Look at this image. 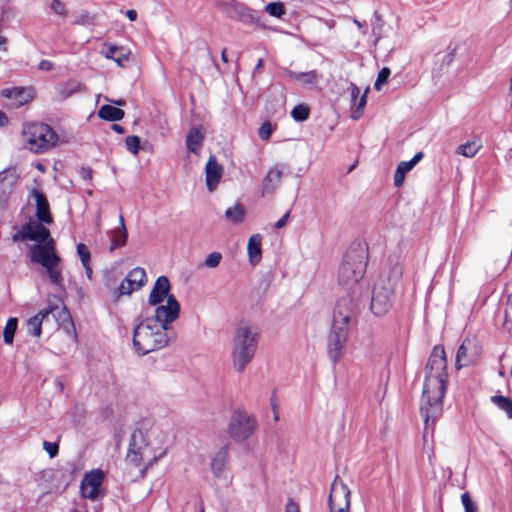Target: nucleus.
<instances>
[{
	"mask_svg": "<svg viewBox=\"0 0 512 512\" xmlns=\"http://www.w3.org/2000/svg\"><path fill=\"white\" fill-rule=\"evenodd\" d=\"M284 73L293 81L301 82L303 85L315 86L318 83V73L315 70L308 72H296L289 68Z\"/></svg>",
	"mask_w": 512,
	"mask_h": 512,
	"instance_id": "25",
	"label": "nucleus"
},
{
	"mask_svg": "<svg viewBox=\"0 0 512 512\" xmlns=\"http://www.w3.org/2000/svg\"><path fill=\"white\" fill-rule=\"evenodd\" d=\"M283 168V165L277 164L269 169L261 183V197L272 195L276 191V189L281 183Z\"/></svg>",
	"mask_w": 512,
	"mask_h": 512,
	"instance_id": "18",
	"label": "nucleus"
},
{
	"mask_svg": "<svg viewBox=\"0 0 512 512\" xmlns=\"http://www.w3.org/2000/svg\"><path fill=\"white\" fill-rule=\"evenodd\" d=\"M58 309L55 305H49L48 307L40 310L36 315L29 318L26 322L27 331L34 337H39L42 333V323L46 320L49 315H54V311Z\"/></svg>",
	"mask_w": 512,
	"mask_h": 512,
	"instance_id": "21",
	"label": "nucleus"
},
{
	"mask_svg": "<svg viewBox=\"0 0 512 512\" xmlns=\"http://www.w3.org/2000/svg\"><path fill=\"white\" fill-rule=\"evenodd\" d=\"M84 268L86 270V274H87L88 278H91L92 270L89 266V263H87V267H84Z\"/></svg>",
	"mask_w": 512,
	"mask_h": 512,
	"instance_id": "63",
	"label": "nucleus"
},
{
	"mask_svg": "<svg viewBox=\"0 0 512 512\" xmlns=\"http://www.w3.org/2000/svg\"><path fill=\"white\" fill-rule=\"evenodd\" d=\"M390 74V69L388 67H383L378 73L374 88L378 91L381 90L382 85L388 81Z\"/></svg>",
	"mask_w": 512,
	"mask_h": 512,
	"instance_id": "43",
	"label": "nucleus"
},
{
	"mask_svg": "<svg viewBox=\"0 0 512 512\" xmlns=\"http://www.w3.org/2000/svg\"><path fill=\"white\" fill-rule=\"evenodd\" d=\"M22 137L26 148L34 153H44L58 142V135L53 128L40 122L25 124Z\"/></svg>",
	"mask_w": 512,
	"mask_h": 512,
	"instance_id": "5",
	"label": "nucleus"
},
{
	"mask_svg": "<svg viewBox=\"0 0 512 512\" xmlns=\"http://www.w3.org/2000/svg\"><path fill=\"white\" fill-rule=\"evenodd\" d=\"M310 114L309 107L304 104H298L296 105L292 111L291 116L292 118L297 122H302L308 119Z\"/></svg>",
	"mask_w": 512,
	"mask_h": 512,
	"instance_id": "38",
	"label": "nucleus"
},
{
	"mask_svg": "<svg viewBox=\"0 0 512 512\" xmlns=\"http://www.w3.org/2000/svg\"><path fill=\"white\" fill-rule=\"evenodd\" d=\"M405 176L406 175L403 174L402 171L396 169L395 174H394V185L396 187H401L404 183Z\"/></svg>",
	"mask_w": 512,
	"mask_h": 512,
	"instance_id": "51",
	"label": "nucleus"
},
{
	"mask_svg": "<svg viewBox=\"0 0 512 512\" xmlns=\"http://www.w3.org/2000/svg\"><path fill=\"white\" fill-rule=\"evenodd\" d=\"M204 141V135L199 128L192 127L186 137L187 149L194 153L199 154Z\"/></svg>",
	"mask_w": 512,
	"mask_h": 512,
	"instance_id": "29",
	"label": "nucleus"
},
{
	"mask_svg": "<svg viewBox=\"0 0 512 512\" xmlns=\"http://www.w3.org/2000/svg\"><path fill=\"white\" fill-rule=\"evenodd\" d=\"M84 177L91 178V171L90 170L84 171Z\"/></svg>",
	"mask_w": 512,
	"mask_h": 512,
	"instance_id": "64",
	"label": "nucleus"
},
{
	"mask_svg": "<svg viewBox=\"0 0 512 512\" xmlns=\"http://www.w3.org/2000/svg\"><path fill=\"white\" fill-rule=\"evenodd\" d=\"M8 124V117L2 111H0V127H3Z\"/></svg>",
	"mask_w": 512,
	"mask_h": 512,
	"instance_id": "57",
	"label": "nucleus"
},
{
	"mask_svg": "<svg viewBox=\"0 0 512 512\" xmlns=\"http://www.w3.org/2000/svg\"><path fill=\"white\" fill-rule=\"evenodd\" d=\"M0 95L3 98L10 99L11 105L18 108L27 104L34 98V91L32 88L12 87L2 89Z\"/></svg>",
	"mask_w": 512,
	"mask_h": 512,
	"instance_id": "17",
	"label": "nucleus"
},
{
	"mask_svg": "<svg viewBox=\"0 0 512 512\" xmlns=\"http://www.w3.org/2000/svg\"><path fill=\"white\" fill-rule=\"evenodd\" d=\"M101 54L107 59L114 60L119 66H124L128 61V53L125 49L115 45L105 46L102 49Z\"/></svg>",
	"mask_w": 512,
	"mask_h": 512,
	"instance_id": "28",
	"label": "nucleus"
},
{
	"mask_svg": "<svg viewBox=\"0 0 512 512\" xmlns=\"http://www.w3.org/2000/svg\"><path fill=\"white\" fill-rule=\"evenodd\" d=\"M221 59L223 62H228L227 55H226V49L222 50Z\"/></svg>",
	"mask_w": 512,
	"mask_h": 512,
	"instance_id": "62",
	"label": "nucleus"
},
{
	"mask_svg": "<svg viewBox=\"0 0 512 512\" xmlns=\"http://www.w3.org/2000/svg\"><path fill=\"white\" fill-rule=\"evenodd\" d=\"M142 455L143 453H140L130 447L126 455V461L133 465H138L142 458Z\"/></svg>",
	"mask_w": 512,
	"mask_h": 512,
	"instance_id": "47",
	"label": "nucleus"
},
{
	"mask_svg": "<svg viewBox=\"0 0 512 512\" xmlns=\"http://www.w3.org/2000/svg\"><path fill=\"white\" fill-rule=\"evenodd\" d=\"M259 341V332L256 327L239 324L235 330L232 341V362L237 372H242L254 358Z\"/></svg>",
	"mask_w": 512,
	"mask_h": 512,
	"instance_id": "3",
	"label": "nucleus"
},
{
	"mask_svg": "<svg viewBox=\"0 0 512 512\" xmlns=\"http://www.w3.org/2000/svg\"><path fill=\"white\" fill-rule=\"evenodd\" d=\"M229 445H223L211 457L210 467L216 478H222L229 462Z\"/></svg>",
	"mask_w": 512,
	"mask_h": 512,
	"instance_id": "22",
	"label": "nucleus"
},
{
	"mask_svg": "<svg viewBox=\"0 0 512 512\" xmlns=\"http://www.w3.org/2000/svg\"><path fill=\"white\" fill-rule=\"evenodd\" d=\"M482 354V347L476 338H465L459 346L455 365L457 369L474 365Z\"/></svg>",
	"mask_w": 512,
	"mask_h": 512,
	"instance_id": "12",
	"label": "nucleus"
},
{
	"mask_svg": "<svg viewBox=\"0 0 512 512\" xmlns=\"http://www.w3.org/2000/svg\"><path fill=\"white\" fill-rule=\"evenodd\" d=\"M17 327L18 319L16 317L9 318L3 331V339L6 344L11 345L13 343Z\"/></svg>",
	"mask_w": 512,
	"mask_h": 512,
	"instance_id": "33",
	"label": "nucleus"
},
{
	"mask_svg": "<svg viewBox=\"0 0 512 512\" xmlns=\"http://www.w3.org/2000/svg\"><path fill=\"white\" fill-rule=\"evenodd\" d=\"M112 103L117 105V106H124L125 105V101L124 100H113Z\"/></svg>",
	"mask_w": 512,
	"mask_h": 512,
	"instance_id": "61",
	"label": "nucleus"
},
{
	"mask_svg": "<svg viewBox=\"0 0 512 512\" xmlns=\"http://www.w3.org/2000/svg\"><path fill=\"white\" fill-rule=\"evenodd\" d=\"M43 449L47 452L50 458H54L58 454L59 446L57 443L44 441Z\"/></svg>",
	"mask_w": 512,
	"mask_h": 512,
	"instance_id": "49",
	"label": "nucleus"
},
{
	"mask_svg": "<svg viewBox=\"0 0 512 512\" xmlns=\"http://www.w3.org/2000/svg\"><path fill=\"white\" fill-rule=\"evenodd\" d=\"M290 217V211H287L277 222L274 224L275 229L283 228Z\"/></svg>",
	"mask_w": 512,
	"mask_h": 512,
	"instance_id": "52",
	"label": "nucleus"
},
{
	"mask_svg": "<svg viewBox=\"0 0 512 512\" xmlns=\"http://www.w3.org/2000/svg\"><path fill=\"white\" fill-rule=\"evenodd\" d=\"M112 130L115 131L116 133L118 134H123L124 133V129L122 126L118 125V124H113L111 126Z\"/></svg>",
	"mask_w": 512,
	"mask_h": 512,
	"instance_id": "59",
	"label": "nucleus"
},
{
	"mask_svg": "<svg viewBox=\"0 0 512 512\" xmlns=\"http://www.w3.org/2000/svg\"><path fill=\"white\" fill-rule=\"evenodd\" d=\"M48 12L55 17L57 24H63L69 17V9L62 0H50L48 3Z\"/></svg>",
	"mask_w": 512,
	"mask_h": 512,
	"instance_id": "26",
	"label": "nucleus"
},
{
	"mask_svg": "<svg viewBox=\"0 0 512 512\" xmlns=\"http://www.w3.org/2000/svg\"><path fill=\"white\" fill-rule=\"evenodd\" d=\"M367 248L361 244H353L343 257L339 268V284L351 290L363 278L367 267Z\"/></svg>",
	"mask_w": 512,
	"mask_h": 512,
	"instance_id": "4",
	"label": "nucleus"
},
{
	"mask_svg": "<svg viewBox=\"0 0 512 512\" xmlns=\"http://www.w3.org/2000/svg\"><path fill=\"white\" fill-rule=\"evenodd\" d=\"M30 196L35 200L36 217L38 221L44 224H51L53 218L46 196L36 188L30 190Z\"/></svg>",
	"mask_w": 512,
	"mask_h": 512,
	"instance_id": "20",
	"label": "nucleus"
},
{
	"mask_svg": "<svg viewBox=\"0 0 512 512\" xmlns=\"http://www.w3.org/2000/svg\"><path fill=\"white\" fill-rule=\"evenodd\" d=\"M221 259H222L221 253L212 252L207 255L203 265L206 267H209V268H215L219 265Z\"/></svg>",
	"mask_w": 512,
	"mask_h": 512,
	"instance_id": "46",
	"label": "nucleus"
},
{
	"mask_svg": "<svg viewBox=\"0 0 512 512\" xmlns=\"http://www.w3.org/2000/svg\"><path fill=\"white\" fill-rule=\"evenodd\" d=\"M285 512H300L299 505L289 498L285 507Z\"/></svg>",
	"mask_w": 512,
	"mask_h": 512,
	"instance_id": "53",
	"label": "nucleus"
},
{
	"mask_svg": "<svg viewBox=\"0 0 512 512\" xmlns=\"http://www.w3.org/2000/svg\"><path fill=\"white\" fill-rule=\"evenodd\" d=\"M215 5L221 13L230 19L240 21L244 24L259 23V17L256 13L236 0H219Z\"/></svg>",
	"mask_w": 512,
	"mask_h": 512,
	"instance_id": "10",
	"label": "nucleus"
},
{
	"mask_svg": "<svg viewBox=\"0 0 512 512\" xmlns=\"http://www.w3.org/2000/svg\"><path fill=\"white\" fill-rule=\"evenodd\" d=\"M81 88V85L77 82H67L64 85L60 86L57 89L58 95L62 99H66L69 96H71L73 93L79 91Z\"/></svg>",
	"mask_w": 512,
	"mask_h": 512,
	"instance_id": "37",
	"label": "nucleus"
},
{
	"mask_svg": "<svg viewBox=\"0 0 512 512\" xmlns=\"http://www.w3.org/2000/svg\"><path fill=\"white\" fill-rule=\"evenodd\" d=\"M264 10L275 18H281L285 14V7L281 2H271L265 6Z\"/></svg>",
	"mask_w": 512,
	"mask_h": 512,
	"instance_id": "40",
	"label": "nucleus"
},
{
	"mask_svg": "<svg viewBox=\"0 0 512 512\" xmlns=\"http://www.w3.org/2000/svg\"><path fill=\"white\" fill-rule=\"evenodd\" d=\"M447 379L445 350L442 345H436L432 349L425 367L424 389L420 407L425 422V433L442 414Z\"/></svg>",
	"mask_w": 512,
	"mask_h": 512,
	"instance_id": "1",
	"label": "nucleus"
},
{
	"mask_svg": "<svg viewBox=\"0 0 512 512\" xmlns=\"http://www.w3.org/2000/svg\"><path fill=\"white\" fill-rule=\"evenodd\" d=\"M43 223H28L23 226L20 238L38 242L30 247L31 261L45 268L50 282L62 287L61 258L56 253L55 242Z\"/></svg>",
	"mask_w": 512,
	"mask_h": 512,
	"instance_id": "2",
	"label": "nucleus"
},
{
	"mask_svg": "<svg viewBox=\"0 0 512 512\" xmlns=\"http://www.w3.org/2000/svg\"><path fill=\"white\" fill-rule=\"evenodd\" d=\"M160 333V306L156 307L153 318H148L139 324L133 336L135 350L140 355H146L157 350Z\"/></svg>",
	"mask_w": 512,
	"mask_h": 512,
	"instance_id": "7",
	"label": "nucleus"
},
{
	"mask_svg": "<svg viewBox=\"0 0 512 512\" xmlns=\"http://www.w3.org/2000/svg\"><path fill=\"white\" fill-rule=\"evenodd\" d=\"M461 502L465 512H478L477 504L472 500L468 492H464L461 495Z\"/></svg>",
	"mask_w": 512,
	"mask_h": 512,
	"instance_id": "41",
	"label": "nucleus"
},
{
	"mask_svg": "<svg viewBox=\"0 0 512 512\" xmlns=\"http://www.w3.org/2000/svg\"><path fill=\"white\" fill-rule=\"evenodd\" d=\"M225 216L235 224L240 223L244 218V208L240 203H237L235 206L230 207L225 211Z\"/></svg>",
	"mask_w": 512,
	"mask_h": 512,
	"instance_id": "35",
	"label": "nucleus"
},
{
	"mask_svg": "<svg viewBox=\"0 0 512 512\" xmlns=\"http://www.w3.org/2000/svg\"><path fill=\"white\" fill-rule=\"evenodd\" d=\"M125 146L133 155L138 154L140 147V139L138 136H127L125 139Z\"/></svg>",
	"mask_w": 512,
	"mask_h": 512,
	"instance_id": "42",
	"label": "nucleus"
},
{
	"mask_svg": "<svg viewBox=\"0 0 512 512\" xmlns=\"http://www.w3.org/2000/svg\"><path fill=\"white\" fill-rule=\"evenodd\" d=\"M491 401L512 419V399L502 395H494L491 397Z\"/></svg>",
	"mask_w": 512,
	"mask_h": 512,
	"instance_id": "34",
	"label": "nucleus"
},
{
	"mask_svg": "<svg viewBox=\"0 0 512 512\" xmlns=\"http://www.w3.org/2000/svg\"><path fill=\"white\" fill-rule=\"evenodd\" d=\"M206 185L209 191H213L220 182L223 167L217 162L214 155H211L206 163Z\"/></svg>",
	"mask_w": 512,
	"mask_h": 512,
	"instance_id": "23",
	"label": "nucleus"
},
{
	"mask_svg": "<svg viewBox=\"0 0 512 512\" xmlns=\"http://www.w3.org/2000/svg\"><path fill=\"white\" fill-rule=\"evenodd\" d=\"M457 47L450 49V51L443 57V64L449 66L455 59Z\"/></svg>",
	"mask_w": 512,
	"mask_h": 512,
	"instance_id": "50",
	"label": "nucleus"
},
{
	"mask_svg": "<svg viewBox=\"0 0 512 512\" xmlns=\"http://www.w3.org/2000/svg\"><path fill=\"white\" fill-rule=\"evenodd\" d=\"M357 314V304L351 294L347 293L338 301L333 313V322H343L345 325L351 324V321Z\"/></svg>",
	"mask_w": 512,
	"mask_h": 512,
	"instance_id": "16",
	"label": "nucleus"
},
{
	"mask_svg": "<svg viewBox=\"0 0 512 512\" xmlns=\"http://www.w3.org/2000/svg\"><path fill=\"white\" fill-rule=\"evenodd\" d=\"M77 254L80 257L83 266L87 267V263L90 261V251L88 247L83 243H79L77 245Z\"/></svg>",
	"mask_w": 512,
	"mask_h": 512,
	"instance_id": "44",
	"label": "nucleus"
},
{
	"mask_svg": "<svg viewBox=\"0 0 512 512\" xmlns=\"http://www.w3.org/2000/svg\"><path fill=\"white\" fill-rule=\"evenodd\" d=\"M146 272L141 267L133 268L127 276L122 280L116 290V297L130 295L134 291L139 290L146 282Z\"/></svg>",
	"mask_w": 512,
	"mask_h": 512,
	"instance_id": "15",
	"label": "nucleus"
},
{
	"mask_svg": "<svg viewBox=\"0 0 512 512\" xmlns=\"http://www.w3.org/2000/svg\"><path fill=\"white\" fill-rule=\"evenodd\" d=\"M125 14L130 21H135L137 19V12L133 9L127 10Z\"/></svg>",
	"mask_w": 512,
	"mask_h": 512,
	"instance_id": "55",
	"label": "nucleus"
},
{
	"mask_svg": "<svg viewBox=\"0 0 512 512\" xmlns=\"http://www.w3.org/2000/svg\"><path fill=\"white\" fill-rule=\"evenodd\" d=\"M171 324L165 323V328H162V348L175 343L178 338V334Z\"/></svg>",
	"mask_w": 512,
	"mask_h": 512,
	"instance_id": "36",
	"label": "nucleus"
},
{
	"mask_svg": "<svg viewBox=\"0 0 512 512\" xmlns=\"http://www.w3.org/2000/svg\"><path fill=\"white\" fill-rule=\"evenodd\" d=\"M350 90H351V102L352 105L355 106L354 111L352 112V119L358 120L363 114V109L367 102V92L368 88L365 90V92L360 96V88L354 84H350Z\"/></svg>",
	"mask_w": 512,
	"mask_h": 512,
	"instance_id": "24",
	"label": "nucleus"
},
{
	"mask_svg": "<svg viewBox=\"0 0 512 512\" xmlns=\"http://www.w3.org/2000/svg\"><path fill=\"white\" fill-rule=\"evenodd\" d=\"M351 492L338 477L334 479L328 498L330 512H349Z\"/></svg>",
	"mask_w": 512,
	"mask_h": 512,
	"instance_id": "11",
	"label": "nucleus"
},
{
	"mask_svg": "<svg viewBox=\"0 0 512 512\" xmlns=\"http://www.w3.org/2000/svg\"><path fill=\"white\" fill-rule=\"evenodd\" d=\"M402 276V268L395 265L391 270V277L379 280L373 288L371 298V311L376 316L385 315L392 307L395 284Z\"/></svg>",
	"mask_w": 512,
	"mask_h": 512,
	"instance_id": "6",
	"label": "nucleus"
},
{
	"mask_svg": "<svg viewBox=\"0 0 512 512\" xmlns=\"http://www.w3.org/2000/svg\"><path fill=\"white\" fill-rule=\"evenodd\" d=\"M481 147H482L481 140L474 139L472 141H468L464 144H461L457 148V153L464 157L472 158L477 154V152L481 149Z\"/></svg>",
	"mask_w": 512,
	"mask_h": 512,
	"instance_id": "32",
	"label": "nucleus"
},
{
	"mask_svg": "<svg viewBox=\"0 0 512 512\" xmlns=\"http://www.w3.org/2000/svg\"><path fill=\"white\" fill-rule=\"evenodd\" d=\"M149 303L151 305H157L160 303V277H158L154 282L153 289L149 296Z\"/></svg>",
	"mask_w": 512,
	"mask_h": 512,
	"instance_id": "45",
	"label": "nucleus"
},
{
	"mask_svg": "<svg viewBox=\"0 0 512 512\" xmlns=\"http://www.w3.org/2000/svg\"><path fill=\"white\" fill-rule=\"evenodd\" d=\"M424 157L423 152H418L414 155V157L409 161H402L398 164L397 170L402 171L403 174H407L413 167Z\"/></svg>",
	"mask_w": 512,
	"mask_h": 512,
	"instance_id": "39",
	"label": "nucleus"
},
{
	"mask_svg": "<svg viewBox=\"0 0 512 512\" xmlns=\"http://www.w3.org/2000/svg\"><path fill=\"white\" fill-rule=\"evenodd\" d=\"M86 23H87L86 15H81V16L77 17V19L74 21V24H76V25H82V24H86Z\"/></svg>",
	"mask_w": 512,
	"mask_h": 512,
	"instance_id": "58",
	"label": "nucleus"
},
{
	"mask_svg": "<svg viewBox=\"0 0 512 512\" xmlns=\"http://www.w3.org/2000/svg\"><path fill=\"white\" fill-rule=\"evenodd\" d=\"M257 427L256 419L247 412L236 410L229 422V435L236 442L248 439Z\"/></svg>",
	"mask_w": 512,
	"mask_h": 512,
	"instance_id": "9",
	"label": "nucleus"
},
{
	"mask_svg": "<svg viewBox=\"0 0 512 512\" xmlns=\"http://www.w3.org/2000/svg\"><path fill=\"white\" fill-rule=\"evenodd\" d=\"M349 332V325H345L343 322H332L331 329L327 337V355L333 364H336L344 356Z\"/></svg>",
	"mask_w": 512,
	"mask_h": 512,
	"instance_id": "8",
	"label": "nucleus"
},
{
	"mask_svg": "<svg viewBox=\"0 0 512 512\" xmlns=\"http://www.w3.org/2000/svg\"><path fill=\"white\" fill-rule=\"evenodd\" d=\"M53 68V63L49 60H42L38 64V69L42 71H50Z\"/></svg>",
	"mask_w": 512,
	"mask_h": 512,
	"instance_id": "54",
	"label": "nucleus"
},
{
	"mask_svg": "<svg viewBox=\"0 0 512 512\" xmlns=\"http://www.w3.org/2000/svg\"><path fill=\"white\" fill-rule=\"evenodd\" d=\"M271 133H272V126H271V123L270 122H264L260 128H259V131H258V135L260 137V139L266 141L270 138L271 136Z\"/></svg>",
	"mask_w": 512,
	"mask_h": 512,
	"instance_id": "48",
	"label": "nucleus"
},
{
	"mask_svg": "<svg viewBox=\"0 0 512 512\" xmlns=\"http://www.w3.org/2000/svg\"><path fill=\"white\" fill-rule=\"evenodd\" d=\"M18 178V174L13 169H4L0 172V205L8 202Z\"/></svg>",
	"mask_w": 512,
	"mask_h": 512,
	"instance_id": "19",
	"label": "nucleus"
},
{
	"mask_svg": "<svg viewBox=\"0 0 512 512\" xmlns=\"http://www.w3.org/2000/svg\"><path fill=\"white\" fill-rule=\"evenodd\" d=\"M6 44H7L6 38L4 36L0 35V50L5 51L6 50Z\"/></svg>",
	"mask_w": 512,
	"mask_h": 512,
	"instance_id": "60",
	"label": "nucleus"
},
{
	"mask_svg": "<svg viewBox=\"0 0 512 512\" xmlns=\"http://www.w3.org/2000/svg\"><path fill=\"white\" fill-rule=\"evenodd\" d=\"M262 68H263V59L259 58L256 66L254 68L253 75L255 76L257 73H260Z\"/></svg>",
	"mask_w": 512,
	"mask_h": 512,
	"instance_id": "56",
	"label": "nucleus"
},
{
	"mask_svg": "<svg viewBox=\"0 0 512 512\" xmlns=\"http://www.w3.org/2000/svg\"><path fill=\"white\" fill-rule=\"evenodd\" d=\"M166 300V304L162 305V328L165 323H173L179 318L180 303L173 294H170V284L166 276L162 275V302Z\"/></svg>",
	"mask_w": 512,
	"mask_h": 512,
	"instance_id": "13",
	"label": "nucleus"
},
{
	"mask_svg": "<svg viewBox=\"0 0 512 512\" xmlns=\"http://www.w3.org/2000/svg\"><path fill=\"white\" fill-rule=\"evenodd\" d=\"M104 473L100 469L86 473L81 481L80 491L83 498L95 501L103 496L102 483Z\"/></svg>",
	"mask_w": 512,
	"mask_h": 512,
	"instance_id": "14",
	"label": "nucleus"
},
{
	"mask_svg": "<svg viewBox=\"0 0 512 512\" xmlns=\"http://www.w3.org/2000/svg\"><path fill=\"white\" fill-rule=\"evenodd\" d=\"M124 111L112 105H103L98 110L99 118L106 121H120L124 118Z\"/></svg>",
	"mask_w": 512,
	"mask_h": 512,
	"instance_id": "31",
	"label": "nucleus"
},
{
	"mask_svg": "<svg viewBox=\"0 0 512 512\" xmlns=\"http://www.w3.org/2000/svg\"><path fill=\"white\" fill-rule=\"evenodd\" d=\"M262 237L260 234L252 235L248 240L247 251L249 261L252 265H256L260 262L262 257Z\"/></svg>",
	"mask_w": 512,
	"mask_h": 512,
	"instance_id": "27",
	"label": "nucleus"
},
{
	"mask_svg": "<svg viewBox=\"0 0 512 512\" xmlns=\"http://www.w3.org/2000/svg\"><path fill=\"white\" fill-rule=\"evenodd\" d=\"M112 244L110 250H114L125 245L127 240V232L124 224L123 216L119 218V226L111 232Z\"/></svg>",
	"mask_w": 512,
	"mask_h": 512,
	"instance_id": "30",
	"label": "nucleus"
}]
</instances>
